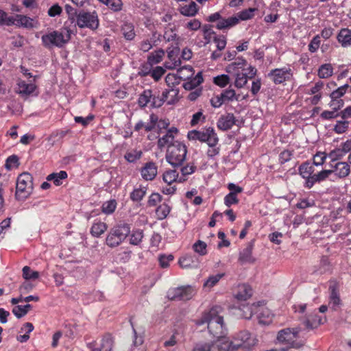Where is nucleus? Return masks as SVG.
Masks as SVG:
<instances>
[{
  "mask_svg": "<svg viewBox=\"0 0 351 351\" xmlns=\"http://www.w3.org/2000/svg\"><path fill=\"white\" fill-rule=\"evenodd\" d=\"M71 39V31L66 28L60 31L54 30L42 36L41 40L43 46L47 49L62 47Z\"/></svg>",
  "mask_w": 351,
  "mask_h": 351,
  "instance_id": "f03ea898",
  "label": "nucleus"
},
{
  "mask_svg": "<svg viewBox=\"0 0 351 351\" xmlns=\"http://www.w3.org/2000/svg\"><path fill=\"white\" fill-rule=\"evenodd\" d=\"M267 77L274 84L276 85L281 84L291 80L293 71L289 67L274 69L268 73Z\"/></svg>",
  "mask_w": 351,
  "mask_h": 351,
  "instance_id": "9d476101",
  "label": "nucleus"
},
{
  "mask_svg": "<svg viewBox=\"0 0 351 351\" xmlns=\"http://www.w3.org/2000/svg\"><path fill=\"white\" fill-rule=\"evenodd\" d=\"M300 329L287 328L280 330L277 339L280 343L286 344L289 348L299 349L304 345V341L299 339Z\"/></svg>",
  "mask_w": 351,
  "mask_h": 351,
  "instance_id": "39448f33",
  "label": "nucleus"
},
{
  "mask_svg": "<svg viewBox=\"0 0 351 351\" xmlns=\"http://www.w3.org/2000/svg\"><path fill=\"white\" fill-rule=\"evenodd\" d=\"M33 191V177L27 173L20 174L17 178L15 197L18 200H25Z\"/></svg>",
  "mask_w": 351,
  "mask_h": 351,
  "instance_id": "423d86ee",
  "label": "nucleus"
},
{
  "mask_svg": "<svg viewBox=\"0 0 351 351\" xmlns=\"http://www.w3.org/2000/svg\"><path fill=\"white\" fill-rule=\"evenodd\" d=\"M252 294L253 290L252 287L247 284H242L238 286L235 298L239 301H246L252 297Z\"/></svg>",
  "mask_w": 351,
  "mask_h": 351,
  "instance_id": "393cba45",
  "label": "nucleus"
},
{
  "mask_svg": "<svg viewBox=\"0 0 351 351\" xmlns=\"http://www.w3.org/2000/svg\"><path fill=\"white\" fill-rule=\"evenodd\" d=\"M180 167L181 176L180 178V183H183L186 181L187 177L189 175L194 173L197 170V166L193 162H190L185 165H182Z\"/></svg>",
  "mask_w": 351,
  "mask_h": 351,
  "instance_id": "7c9ffc66",
  "label": "nucleus"
},
{
  "mask_svg": "<svg viewBox=\"0 0 351 351\" xmlns=\"http://www.w3.org/2000/svg\"><path fill=\"white\" fill-rule=\"evenodd\" d=\"M236 123V118L232 113H227L221 115L217 122V128L222 131H227L232 128Z\"/></svg>",
  "mask_w": 351,
  "mask_h": 351,
  "instance_id": "a211bd4d",
  "label": "nucleus"
},
{
  "mask_svg": "<svg viewBox=\"0 0 351 351\" xmlns=\"http://www.w3.org/2000/svg\"><path fill=\"white\" fill-rule=\"evenodd\" d=\"M178 132V130L176 128L172 127L169 128L167 130L166 134L158 140L157 144L158 148L162 149L166 146H167V148H169V145L173 144L176 142L174 141L175 134H176Z\"/></svg>",
  "mask_w": 351,
  "mask_h": 351,
  "instance_id": "aec40b11",
  "label": "nucleus"
},
{
  "mask_svg": "<svg viewBox=\"0 0 351 351\" xmlns=\"http://www.w3.org/2000/svg\"><path fill=\"white\" fill-rule=\"evenodd\" d=\"M147 187L140 185L139 187L134 189L130 194V198L132 202H141L147 194Z\"/></svg>",
  "mask_w": 351,
  "mask_h": 351,
  "instance_id": "f704fd0d",
  "label": "nucleus"
},
{
  "mask_svg": "<svg viewBox=\"0 0 351 351\" xmlns=\"http://www.w3.org/2000/svg\"><path fill=\"white\" fill-rule=\"evenodd\" d=\"M142 178L146 181L154 180L158 174V166L156 162H145L140 170Z\"/></svg>",
  "mask_w": 351,
  "mask_h": 351,
  "instance_id": "2eb2a0df",
  "label": "nucleus"
},
{
  "mask_svg": "<svg viewBox=\"0 0 351 351\" xmlns=\"http://www.w3.org/2000/svg\"><path fill=\"white\" fill-rule=\"evenodd\" d=\"M187 137L190 141H199L206 143L208 146L219 143V138L215 130L212 127L203 128L202 130H193L189 131Z\"/></svg>",
  "mask_w": 351,
  "mask_h": 351,
  "instance_id": "0eeeda50",
  "label": "nucleus"
},
{
  "mask_svg": "<svg viewBox=\"0 0 351 351\" xmlns=\"http://www.w3.org/2000/svg\"><path fill=\"white\" fill-rule=\"evenodd\" d=\"M333 74V67L331 64L326 63L322 64L317 71V75L321 79H326Z\"/></svg>",
  "mask_w": 351,
  "mask_h": 351,
  "instance_id": "ea45409f",
  "label": "nucleus"
},
{
  "mask_svg": "<svg viewBox=\"0 0 351 351\" xmlns=\"http://www.w3.org/2000/svg\"><path fill=\"white\" fill-rule=\"evenodd\" d=\"M206 247V243L201 240H198L193 245V250L201 256H204L207 254Z\"/></svg>",
  "mask_w": 351,
  "mask_h": 351,
  "instance_id": "6e6d98bb",
  "label": "nucleus"
},
{
  "mask_svg": "<svg viewBox=\"0 0 351 351\" xmlns=\"http://www.w3.org/2000/svg\"><path fill=\"white\" fill-rule=\"evenodd\" d=\"M171 208L165 202L159 205L156 209V215L158 220H163L169 215Z\"/></svg>",
  "mask_w": 351,
  "mask_h": 351,
  "instance_id": "79ce46f5",
  "label": "nucleus"
},
{
  "mask_svg": "<svg viewBox=\"0 0 351 351\" xmlns=\"http://www.w3.org/2000/svg\"><path fill=\"white\" fill-rule=\"evenodd\" d=\"M14 16H9L7 12L0 10V25L10 26L14 23Z\"/></svg>",
  "mask_w": 351,
  "mask_h": 351,
  "instance_id": "5fc2aeb1",
  "label": "nucleus"
},
{
  "mask_svg": "<svg viewBox=\"0 0 351 351\" xmlns=\"http://www.w3.org/2000/svg\"><path fill=\"white\" fill-rule=\"evenodd\" d=\"M187 155L186 146L179 141L169 145L167 148L165 158L167 162L173 167H179L184 165Z\"/></svg>",
  "mask_w": 351,
  "mask_h": 351,
  "instance_id": "20e7f679",
  "label": "nucleus"
},
{
  "mask_svg": "<svg viewBox=\"0 0 351 351\" xmlns=\"http://www.w3.org/2000/svg\"><path fill=\"white\" fill-rule=\"evenodd\" d=\"M143 156V152L141 149H131L128 151L124 158L129 162H135L138 160L141 159Z\"/></svg>",
  "mask_w": 351,
  "mask_h": 351,
  "instance_id": "a18cd8bd",
  "label": "nucleus"
},
{
  "mask_svg": "<svg viewBox=\"0 0 351 351\" xmlns=\"http://www.w3.org/2000/svg\"><path fill=\"white\" fill-rule=\"evenodd\" d=\"M194 74L193 68L191 66H184L178 69L177 75L179 79L186 80Z\"/></svg>",
  "mask_w": 351,
  "mask_h": 351,
  "instance_id": "37998d69",
  "label": "nucleus"
},
{
  "mask_svg": "<svg viewBox=\"0 0 351 351\" xmlns=\"http://www.w3.org/2000/svg\"><path fill=\"white\" fill-rule=\"evenodd\" d=\"M103 3L114 12L120 11L122 9L121 0H105Z\"/></svg>",
  "mask_w": 351,
  "mask_h": 351,
  "instance_id": "052dcab7",
  "label": "nucleus"
},
{
  "mask_svg": "<svg viewBox=\"0 0 351 351\" xmlns=\"http://www.w3.org/2000/svg\"><path fill=\"white\" fill-rule=\"evenodd\" d=\"M18 93L21 95L29 96L32 95L36 89V86L34 83H27L24 80L18 82Z\"/></svg>",
  "mask_w": 351,
  "mask_h": 351,
  "instance_id": "c756f323",
  "label": "nucleus"
},
{
  "mask_svg": "<svg viewBox=\"0 0 351 351\" xmlns=\"http://www.w3.org/2000/svg\"><path fill=\"white\" fill-rule=\"evenodd\" d=\"M254 8H248L239 12L237 16L227 18V20L220 23V27H232L239 23V21H246L254 17Z\"/></svg>",
  "mask_w": 351,
  "mask_h": 351,
  "instance_id": "9b49d317",
  "label": "nucleus"
},
{
  "mask_svg": "<svg viewBox=\"0 0 351 351\" xmlns=\"http://www.w3.org/2000/svg\"><path fill=\"white\" fill-rule=\"evenodd\" d=\"M223 276L224 274H217L216 275L209 276L204 283V287L208 288L213 287Z\"/></svg>",
  "mask_w": 351,
  "mask_h": 351,
  "instance_id": "864d4df0",
  "label": "nucleus"
},
{
  "mask_svg": "<svg viewBox=\"0 0 351 351\" xmlns=\"http://www.w3.org/2000/svg\"><path fill=\"white\" fill-rule=\"evenodd\" d=\"M246 65V60L243 57H239L236 58L234 62L226 66V71L227 73L234 75L239 73H243Z\"/></svg>",
  "mask_w": 351,
  "mask_h": 351,
  "instance_id": "6ab92c4d",
  "label": "nucleus"
},
{
  "mask_svg": "<svg viewBox=\"0 0 351 351\" xmlns=\"http://www.w3.org/2000/svg\"><path fill=\"white\" fill-rule=\"evenodd\" d=\"M317 182H321L319 174L318 173H313L308 180L304 182V186L308 189H311Z\"/></svg>",
  "mask_w": 351,
  "mask_h": 351,
  "instance_id": "680f3d73",
  "label": "nucleus"
},
{
  "mask_svg": "<svg viewBox=\"0 0 351 351\" xmlns=\"http://www.w3.org/2000/svg\"><path fill=\"white\" fill-rule=\"evenodd\" d=\"M212 343L213 351H235L239 348V345L234 341H230L226 336L216 338Z\"/></svg>",
  "mask_w": 351,
  "mask_h": 351,
  "instance_id": "ddd939ff",
  "label": "nucleus"
},
{
  "mask_svg": "<svg viewBox=\"0 0 351 351\" xmlns=\"http://www.w3.org/2000/svg\"><path fill=\"white\" fill-rule=\"evenodd\" d=\"M337 39L343 47L351 45V29L341 28L337 36Z\"/></svg>",
  "mask_w": 351,
  "mask_h": 351,
  "instance_id": "cd10ccee",
  "label": "nucleus"
},
{
  "mask_svg": "<svg viewBox=\"0 0 351 351\" xmlns=\"http://www.w3.org/2000/svg\"><path fill=\"white\" fill-rule=\"evenodd\" d=\"M77 24L80 28L86 27L91 30H96L99 25L97 13L95 11L80 12L77 16Z\"/></svg>",
  "mask_w": 351,
  "mask_h": 351,
  "instance_id": "1a4fd4ad",
  "label": "nucleus"
},
{
  "mask_svg": "<svg viewBox=\"0 0 351 351\" xmlns=\"http://www.w3.org/2000/svg\"><path fill=\"white\" fill-rule=\"evenodd\" d=\"M331 171H332L333 178L330 181L335 182L337 179H341L347 177L350 172V167L346 162H338L334 166Z\"/></svg>",
  "mask_w": 351,
  "mask_h": 351,
  "instance_id": "f3484780",
  "label": "nucleus"
},
{
  "mask_svg": "<svg viewBox=\"0 0 351 351\" xmlns=\"http://www.w3.org/2000/svg\"><path fill=\"white\" fill-rule=\"evenodd\" d=\"M224 204L230 207L232 205L237 204L239 202V199L237 195H234L233 193H229L224 197Z\"/></svg>",
  "mask_w": 351,
  "mask_h": 351,
  "instance_id": "e2e57ef3",
  "label": "nucleus"
},
{
  "mask_svg": "<svg viewBox=\"0 0 351 351\" xmlns=\"http://www.w3.org/2000/svg\"><path fill=\"white\" fill-rule=\"evenodd\" d=\"M129 235L130 243L133 245H138L144 237L143 231L141 229L133 230Z\"/></svg>",
  "mask_w": 351,
  "mask_h": 351,
  "instance_id": "c03bdc74",
  "label": "nucleus"
},
{
  "mask_svg": "<svg viewBox=\"0 0 351 351\" xmlns=\"http://www.w3.org/2000/svg\"><path fill=\"white\" fill-rule=\"evenodd\" d=\"M19 165V157L16 155H11L5 160V167L8 170H10L13 167H18Z\"/></svg>",
  "mask_w": 351,
  "mask_h": 351,
  "instance_id": "13d9d810",
  "label": "nucleus"
},
{
  "mask_svg": "<svg viewBox=\"0 0 351 351\" xmlns=\"http://www.w3.org/2000/svg\"><path fill=\"white\" fill-rule=\"evenodd\" d=\"M293 150L289 149H285L282 152H281L279 154L278 158L279 163L282 165L287 162H289L291 159L293 155Z\"/></svg>",
  "mask_w": 351,
  "mask_h": 351,
  "instance_id": "bf43d9fd",
  "label": "nucleus"
},
{
  "mask_svg": "<svg viewBox=\"0 0 351 351\" xmlns=\"http://www.w3.org/2000/svg\"><path fill=\"white\" fill-rule=\"evenodd\" d=\"M166 70L160 66L152 68V69H148L145 75H149L154 81L158 82L162 76L165 73Z\"/></svg>",
  "mask_w": 351,
  "mask_h": 351,
  "instance_id": "de8ad7c7",
  "label": "nucleus"
},
{
  "mask_svg": "<svg viewBox=\"0 0 351 351\" xmlns=\"http://www.w3.org/2000/svg\"><path fill=\"white\" fill-rule=\"evenodd\" d=\"M205 119L206 117L203 114L202 111L197 112L193 115L190 124L191 126H195L201 121L204 122L205 121Z\"/></svg>",
  "mask_w": 351,
  "mask_h": 351,
  "instance_id": "774afa93",
  "label": "nucleus"
},
{
  "mask_svg": "<svg viewBox=\"0 0 351 351\" xmlns=\"http://www.w3.org/2000/svg\"><path fill=\"white\" fill-rule=\"evenodd\" d=\"M185 81L186 82L183 84V87L184 88V89L191 90L195 88L197 86L200 85L204 81L202 72H199L194 77H189V78H188Z\"/></svg>",
  "mask_w": 351,
  "mask_h": 351,
  "instance_id": "2f4dec72",
  "label": "nucleus"
},
{
  "mask_svg": "<svg viewBox=\"0 0 351 351\" xmlns=\"http://www.w3.org/2000/svg\"><path fill=\"white\" fill-rule=\"evenodd\" d=\"M138 104L141 108L149 106L153 108H158L162 106V101L160 99L158 93H154L151 89H145L140 94L138 99Z\"/></svg>",
  "mask_w": 351,
  "mask_h": 351,
  "instance_id": "6e6552de",
  "label": "nucleus"
},
{
  "mask_svg": "<svg viewBox=\"0 0 351 351\" xmlns=\"http://www.w3.org/2000/svg\"><path fill=\"white\" fill-rule=\"evenodd\" d=\"M113 346V338L109 333L104 335L101 339L100 348H93L92 351H112Z\"/></svg>",
  "mask_w": 351,
  "mask_h": 351,
  "instance_id": "c9c22d12",
  "label": "nucleus"
},
{
  "mask_svg": "<svg viewBox=\"0 0 351 351\" xmlns=\"http://www.w3.org/2000/svg\"><path fill=\"white\" fill-rule=\"evenodd\" d=\"M165 56V51L163 49H158L152 52L147 57V64L153 66L154 64L160 63Z\"/></svg>",
  "mask_w": 351,
  "mask_h": 351,
  "instance_id": "4c0bfd02",
  "label": "nucleus"
},
{
  "mask_svg": "<svg viewBox=\"0 0 351 351\" xmlns=\"http://www.w3.org/2000/svg\"><path fill=\"white\" fill-rule=\"evenodd\" d=\"M258 307V302L251 304L249 303L242 304L239 307V310L241 312V316L244 319H250L253 315L256 314Z\"/></svg>",
  "mask_w": 351,
  "mask_h": 351,
  "instance_id": "a878e982",
  "label": "nucleus"
},
{
  "mask_svg": "<svg viewBox=\"0 0 351 351\" xmlns=\"http://www.w3.org/2000/svg\"><path fill=\"white\" fill-rule=\"evenodd\" d=\"M108 229V226L106 223L100 220H95L91 228L90 232L94 237L99 238Z\"/></svg>",
  "mask_w": 351,
  "mask_h": 351,
  "instance_id": "c85d7f7f",
  "label": "nucleus"
},
{
  "mask_svg": "<svg viewBox=\"0 0 351 351\" xmlns=\"http://www.w3.org/2000/svg\"><path fill=\"white\" fill-rule=\"evenodd\" d=\"M330 291V300L329 306L333 310H337L341 304V301L339 296L338 285L336 283L330 285L329 287Z\"/></svg>",
  "mask_w": 351,
  "mask_h": 351,
  "instance_id": "412c9836",
  "label": "nucleus"
},
{
  "mask_svg": "<svg viewBox=\"0 0 351 351\" xmlns=\"http://www.w3.org/2000/svg\"><path fill=\"white\" fill-rule=\"evenodd\" d=\"M180 12L184 16H193L197 12V5L195 2L191 1L189 5L182 6L180 8Z\"/></svg>",
  "mask_w": 351,
  "mask_h": 351,
  "instance_id": "49530a36",
  "label": "nucleus"
},
{
  "mask_svg": "<svg viewBox=\"0 0 351 351\" xmlns=\"http://www.w3.org/2000/svg\"><path fill=\"white\" fill-rule=\"evenodd\" d=\"M326 159V154L325 152H317L313 156V165L314 166H321L322 165Z\"/></svg>",
  "mask_w": 351,
  "mask_h": 351,
  "instance_id": "338daca9",
  "label": "nucleus"
},
{
  "mask_svg": "<svg viewBox=\"0 0 351 351\" xmlns=\"http://www.w3.org/2000/svg\"><path fill=\"white\" fill-rule=\"evenodd\" d=\"M314 171V165L308 161L302 163L298 168L300 176L304 178L305 181L308 180Z\"/></svg>",
  "mask_w": 351,
  "mask_h": 351,
  "instance_id": "473e14b6",
  "label": "nucleus"
},
{
  "mask_svg": "<svg viewBox=\"0 0 351 351\" xmlns=\"http://www.w3.org/2000/svg\"><path fill=\"white\" fill-rule=\"evenodd\" d=\"M180 178L179 173L176 169L166 170L162 174V180L168 184H174L175 182L180 183Z\"/></svg>",
  "mask_w": 351,
  "mask_h": 351,
  "instance_id": "72a5a7b5",
  "label": "nucleus"
},
{
  "mask_svg": "<svg viewBox=\"0 0 351 351\" xmlns=\"http://www.w3.org/2000/svg\"><path fill=\"white\" fill-rule=\"evenodd\" d=\"M68 175L65 171H60L58 173H52L47 176V181H53L56 186H60L62 184V180L67 178Z\"/></svg>",
  "mask_w": 351,
  "mask_h": 351,
  "instance_id": "a19ab883",
  "label": "nucleus"
},
{
  "mask_svg": "<svg viewBox=\"0 0 351 351\" xmlns=\"http://www.w3.org/2000/svg\"><path fill=\"white\" fill-rule=\"evenodd\" d=\"M302 322L306 329L311 330L317 328L322 324V319L318 315L317 313H313L308 314Z\"/></svg>",
  "mask_w": 351,
  "mask_h": 351,
  "instance_id": "5701e85b",
  "label": "nucleus"
},
{
  "mask_svg": "<svg viewBox=\"0 0 351 351\" xmlns=\"http://www.w3.org/2000/svg\"><path fill=\"white\" fill-rule=\"evenodd\" d=\"M235 77L234 86L238 88H243L247 83L249 79L244 73H239L234 75Z\"/></svg>",
  "mask_w": 351,
  "mask_h": 351,
  "instance_id": "3c124183",
  "label": "nucleus"
},
{
  "mask_svg": "<svg viewBox=\"0 0 351 351\" xmlns=\"http://www.w3.org/2000/svg\"><path fill=\"white\" fill-rule=\"evenodd\" d=\"M253 247V242H250L247 244L246 247L239 253V263L241 264L254 263L255 258L252 256Z\"/></svg>",
  "mask_w": 351,
  "mask_h": 351,
  "instance_id": "4be33fe9",
  "label": "nucleus"
},
{
  "mask_svg": "<svg viewBox=\"0 0 351 351\" xmlns=\"http://www.w3.org/2000/svg\"><path fill=\"white\" fill-rule=\"evenodd\" d=\"M258 323L263 325H269L272 322L273 314L264 304L258 302V307L256 311Z\"/></svg>",
  "mask_w": 351,
  "mask_h": 351,
  "instance_id": "dca6fc26",
  "label": "nucleus"
},
{
  "mask_svg": "<svg viewBox=\"0 0 351 351\" xmlns=\"http://www.w3.org/2000/svg\"><path fill=\"white\" fill-rule=\"evenodd\" d=\"M320 36L317 34L313 38L308 46L309 51L311 53L316 52L320 46Z\"/></svg>",
  "mask_w": 351,
  "mask_h": 351,
  "instance_id": "69168bd1",
  "label": "nucleus"
},
{
  "mask_svg": "<svg viewBox=\"0 0 351 351\" xmlns=\"http://www.w3.org/2000/svg\"><path fill=\"white\" fill-rule=\"evenodd\" d=\"M220 94L225 104L231 102L234 100H241L240 95H237L235 90L233 88H230V86L228 88L222 90V92Z\"/></svg>",
  "mask_w": 351,
  "mask_h": 351,
  "instance_id": "e433bc0d",
  "label": "nucleus"
},
{
  "mask_svg": "<svg viewBox=\"0 0 351 351\" xmlns=\"http://www.w3.org/2000/svg\"><path fill=\"white\" fill-rule=\"evenodd\" d=\"M121 33L125 40H132L136 36L134 25L130 23H125L121 27Z\"/></svg>",
  "mask_w": 351,
  "mask_h": 351,
  "instance_id": "58836bf2",
  "label": "nucleus"
},
{
  "mask_svg": "<svg viewBox=\"0 0 351 351\" xmlns=\"http://www.w3.org/2000/svg\"><path fill=\"white\" fill-rule=\"evenodd\" d=\"M349 124L348 121H338L335 125L334 131L337 134H343L348 129Z\"/></svg>",
  "mask_w": 351,
  "mask_h": 351,
  "instance_id": "0e129e2a",
  "label": "nucleus"
},
{
  "mask_svg": "<svg viewBox=\"0 0 351 351\" xmlns=\"http://www.w3.org/2000/svg\"><path fill=\"white\" fill-rule=\"evenodd\" d=\"M131 232L130 225L125 222H120L112 227L106 238V244L111 247L120 245L129 236Z\"/></svg>",
  "mask_w": 351,
  "mask_h": 351,
  "instance_id": "7ed1b4c3",
  "label": "nucleus"
},
{
  "mask_svg": "<svg viewBox=\"0 0 351 351\" xmlns=\"http://www.w3.org/2000/svg\"><path fill=\"white\" fill-rule=\"evenodd\" d=\"M179 93V90L176 88H171L169 89H165L162 95H160V99L162 101V105L165 101L167 102V104H173L178 101V95Z\"/></svg>",
  "mask_w": 351,
  "mask_h": 351,
  "instance_id": "b1692460",
  "label": "nucleus"
},
{
  "mask_svg": "<svg viewBox=\"0 0 351 351\" xmlns=\"http://www.w3.org/2000/svg\"><path fill=\"white\" fill-rule=\"evenodd\" d=\"M117 205V203L115 199L105 202L101 206V211L106 215H110L114 212Z\"/></svg>",
  "mask_w": 351,
  "mask_h": 351,
  "instance_id": "09e8293b",
  "label": "nucleus"
},
{
  "mask_svg": "<svg viewBox=\"0 0 351 351\" xmlns=\"http://www.w3.org/2000/svg\"><path fill=\"white\" fill-rule=\"evenodd\" d=\"M195 289L191 286L175 288L168 292V298L171 300H189L195 295Z\"/></svg>",
  "mask_w": 351,
  "mask_h": 351,
  "instance_id": "f8f14e48",
  "label": "nucleus"
},
{
  "mask_svg": "<svg viewBox=\"0 0 351 351\" xmlns=\"http://www.w3.org/2000/svg\"><path fill=\"white\" fill-rule=\"evenodd\" d=\"M14 23L19 27H23L27 29H32L34 27V20L32 18H30L25 15L22 14H16L14 16Z\"/></svg>",
  "mask_w": 351,
  "mask_h": 351,
  "instance_id": "bb28decb",
  "label": "nucleus"
},
{
  "mask_svg": "<svg viewBox=\"0 0 351 351\" xmlns=\"http://www.w3.org/2000/svg\"><path fill=\"white\" fill-rule=\"evenodd\" d=\"M348 88V84H344L339 87L330 93V99H342L341 97L346 94Z\"/></svg>",
  "mask_w": 351,
  "mask_h": 351,
  "instance_id": "603ef678",
  "label": "nucleus"
},
{
  "mask_svg": "<svg viewBox=\"0 0 351 351\" xmlns=\"http://www.w3.org/2000/svg\"><path fill=\"white\" fill-rule=\"evenodd\" d=\"M23 277L26 280L30 279H37L39 277V273L36 271H32L28 266H25L23 268Z\"/></svg>",
  "mask_w": 351,
  "mask_h": 351,
  "instance_id": "4d7b16f0",
  "label": "nucleus"
},
{
  "mask_svg": "<svg viewBox=\"0 0 351 351\" xmlns=\"http://www.w3.org/2000/svg\"><path fill=\"white\" fill-rule=\"evenodd\" d=\"M222 308L219 306L212 307L208 312H205L197 324H208V329L210 335L215 338L223 337L227 334V329L223 323V317L220 315Z\"/></svg>",
  "mask_w": 351,
  "mask_h": 351,
  "instance_id": "f257e3e1",
  "label": "nucleus"
},
{
  "mask_svg": "<svg viewBox=\"0 0 351 351\" xmlns=\"http://www.w3.org/2000/svg\"><path fill=\"white\" fill-rule=\"evenodd\" d=\"M234 342L239 345V348L250 350L256 344V339L252 337V335L247 330L241 331L234 338Z\"/></svg>",
  "mask_w": 351,
  "mask_h": 351,
  "instance_id": "4468645a",
  "label": "nucleus"
},
{
  "mask_svg": "<svg viewBox=\"0 0 351 351\" xmlns=\"http://www.w3.org/2000/svg\"><path fill=\"white\" fill-rule=\"evenodd\" d=\"M230 81V77L226 74H221L213 77V83L221 87L224 88L229 84Z\"/></svg>",
  "mask_w": 351,
  "mask_h": 351,
  "instance_id": "8fccbe9b",
  "label": "nucleus"
}]
</instances>
